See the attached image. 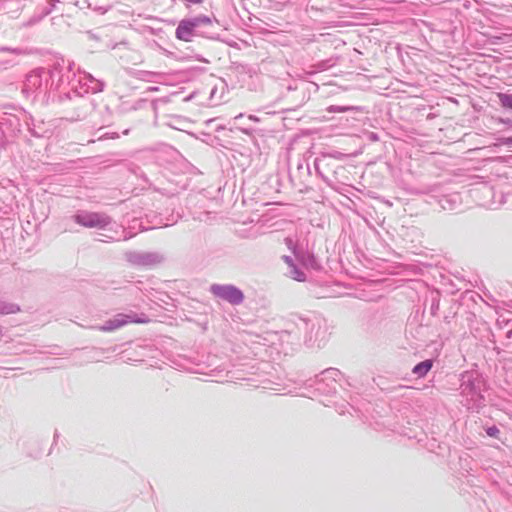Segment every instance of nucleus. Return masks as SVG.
Returning <instances> with one entry per match:
<instances>
[{
  "instance_id": "f257e3e1",
  "label": "nucleus",
  "mask_w": 512,
  "mask_h": 512,
  "mask_svg": "<svg viewBox=\"0 0 512 512\" xmlns=\"http://www.w3.org/2000/svg\"><path fill=\"white\" fill-rule=\"evenodd\" d=\"M211 290L213 294L232 304H239L244 298L243 293L234 286L214 285Z\"/></svg>"
},
{
  "instance_id": "f03ea898",
  "label": "nucleus",
  "mask_w": 512,
  "mask_h": 512,
  "mask_svg": "<svg viewBox=\"0 0 512 512\" xmlns=\"http://www.w3.org/2000/svg\"><path fill=\"white\" fill-rule=\"evenodd\" d=\"M76 221L86 227H98L106 224V220L98 214L77 215Z\"/></svg>"
},
{
  "instance_id": "7ed1b4c3",
  "label": "nucleus",
  "mask_w": 512,
  "mask_h": 512,
  "mask_svg": "<svg viewBox=\"0 0 512 512\" xmlns=\"http://www.w3.org/2000/svg\"><path fill=\"white\" fill-rule=\"evenodd\" d=\"M128 323H146V321L141 320H131L127 315H118L116 318L107 322L106 326L102 328L103 331H113L118 329Z\"/></svg>"
},
{
  "instance_id": "20e7f679",
  "label": "nucleus",
  "mask_w": 512,
  "mask_h": 512,
  "mask_svg": "<svg viewBox=\"0 0 512 512\" xmlns=\"http://www.w3.org/2000/svg\"><path fill=\"white\" fill-rule=\"evenodd\" d=\"M195 24L190 21H181L176 29V37L183 41H189Z\"/></svg>"
},
{
  "instance_id": "39448f33",
  "label": "nucleus",
  "mask_w": 512,
  "mask_h": 512,
  "mask_svg": "<svg viewBox=\"0 0 512 512\" xmlns=\"http://www.w3.org/2000/svg\"><path fill=\"white\" fill-rule=\"evenodd\" d=\"M432 366L433 363L431 360H425L413 368V373L418 377H424L431 370Z\"/></svg>"
},
{
  "instance_id": "423d86ee",
  "label": "nucleus",
  "mask_w": 512,
  "mask_h": 512,
  "mask_svg": "<svg viewBox=\"0 0 512 512\" xmlns=\"http://www.w3.org/2000/svg\"><path fill=\"white\" fill-rule=\"evenodd\" d=\"M498 98L503 107L512 109V95L505 93H498Z\"/></svg>"
},
{
  "instance_id": "0eeeda50",
  "label": "nucleus",
  "mask_w": 512,
  "mask_h": 512,
  "mask_svg": "<svg viewBox=\"0 0 512 512\" xmlns=\"http://www.w3.org/2000/svg\"><path fill=\"white\" fill-rule=\"evenodd\" d=\"M487 434L491 437H495L497 438L500 431L499 429L496 427V426H492V427H489L487 430H486Z\"/></svg>"
},
{
  "instance_id": "6e6552de",
  "label": "nucleus",
  "mask_w": 512,
  "mask_h": 512,
  "mask_svg": "<svg viewBox=\"0 0 512 512\" xmlns=\"http://www.w3.org/2000/svg\"><path fill=\"white\" fill-rule=\"evenodd\" d=\"M501 145L512 146V136L500 140Z\"/></svg>"
}]
</instances>
